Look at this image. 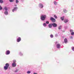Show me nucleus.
<instances>
[{
	"label": "nucleus",
	"instance_id": "nucleus-1",
	"mask_svg": "<svg viewBox=\"0 0 74 74\" xmlns=\"http://www.w3.org/2000/svg\"><path fill=\"white\" fill-rule=\"evenodd\" d=\"M46 18L47 16L45 15L42 14L41 15L40 19L41 20V21H45V19H46Z\"/></svg>",
	"mask_w": 74,
	"mask_h": 74
},
{
	"label": "nucleus",
	"instance_id": "nucleus-2",
	"mask_svg": "<svg viewBox=\"0 0 74 74\" xmlns=\"http://www.w3.org/2000/svg\"><path fill=\"white\" fill-rule=\"evenodd\" d=\"M4 9L5 10V11L4 12V14L6 15H7L8 14V8L6 6H5L4 8Z\"/></svg>",
	"mask_w": 74,
	"mask_h": 74
},
{
	"label": "nucleus",
	"instance_id": "nucleus-3",
	"mask_svg": "<svg viewBox=\"0 0 74 74\" xmlns=\"http://www.w3.org/2000/svg\"><path fill=\"white\" fill-rule=\"evenodd\" d=\"M10 66V65L8 63H6L5 66L4 67V69L5 70H7L8 68V67Z\"/></svg>",
	"mask_w": 74,
	"mask_h": 74
},
{
	"label": "nucleus",
	"instance_id": "nucleus-4",
	"mask_svg": "<svg viewBox=\"0 0 74 74\" xmlns=\"http://www.w3.org/2000/svg\"><path fill=\"white\" fill-rule=\"evenodd\" d=\"M50 21H51L53 23H54L56 22V20L54 18L51 17L50 18Z\"/></svg>",
	"mask_w": 74,
	"mask_h": 74
},
{
	"label": "nucleus",
	"instance_id": "nucleus-5",
	"mask_svg": "<svg viewBox=\"0 0 74 74\" xmlns=\"http://www.w3.org/2000/svg\"><path fill=\"white\" fill-rule=\"evenodd\" d=\"M52 26L54 27H56L58 26V25L56 23H52Z\"/></svg>",
	"mask_w": 74,
	"mask_h": 74
},
{
	"label": "nucleus",
	"instance_id": "nucleus-6",
	"mask_svg": "<svg viewBox=\"0 0 74 74\" xmlns=\"http://www.w3.org/2000/svg\"><path fill=\"white\" fill-rule=\"evenodd\" d=\"M39 7L40 8H42L44 7V5L42 3H40L39 5Z\"/></svg>",
	"mask_w": 74,
	"mask_h": 74
},
{
	"label": "nucleus",
	"instance_id": "nucleus-7",
	"mask_svg": "<svg viewBox=\"0 0 74 74\" xmlns=\"http://www.w3.org/2000/svg\"><path fill=\"white\" fill-rule=\"evenodd\" d=\"M61 45L60 44H57L56 45V47L58 49H60L61 47Z\"/></svg>",
	"mask_w": 74,
	"mask_h": 74
},
{
	"label": "nucleus",
	"instance_id": "nucleus-8",
	"mask_svg": "<svg viewBox=\"0 0 74 74\" xmlns=\"http://www.w3.org/2000/svg\"><path fill=\"white\" fill-rule=\"evenodd\" d=\"M21 41V38L20 37H19L17 39L16 41L17 42H19Z\"/></svg>",
	"mask_w": 74,
	"mask_h": 74
},
{
	"label": "nucleus",
	"instance_id": "nucleus-9",
	"mask_svg": "<svg viewBox=\"0 0 74 74\" xmlns=\"http://www.w3.org/2000/svg\"><path fill=\"white\" fill-rule=\"evenodd\" d=\"M12 66L13 67H15L16 66V63H13L12 64Z\"/></svg>",
	"mask_w": 74,
	"mask_h": 74
},
{
	"label": "nucleus",
	"instance_id": "nucleus-10",
	"mask_svg": "<svg viewBox=\"0 0 74 74\" xmlns=\"http://www.w3.org/2000/svg\"><path fill=\"white\" fill-rule=\"evenodd\" d=\"M17 10H18V8L17 7H14V9L12 10V11L14 12V11H16Z\"/></svg>",
	"mask_w": 74,
	"mask_h": 74
},
{
	"label": "nucleus",
	"instance_id": "nucleus-11",
	"mask_svg": "<svg viewBox=\"0 0 74 74\" xmlns=\"http://www.w3.org/2000/svg\"><path fill=\"white\" fill-rule=\"evenodd\" d=\"M10 53V51L9 50H7L6 51V55H9Z\"/></svg>",
	"mask_w": 74,
	"mask_h": 74
},
{
	"label": "nucleus",
	"instance_id": "nucleus-12",
	"mask_svg": "<svg viewBox=\"0 0 74 74\" xmlns=\"http://www.w3.org/2000/svg\"><path fill=\"white\" fill-rule=\"evenodd\" d=\"M48 27L49 28H52V23L49 24L48 25Z\"/></svg>",
	"mask_w": 74,
	"mask_h": 74
},
{
	"label": "nucleus",
	"instance_id": "nucleus-13",
	"mask_svg": "<svg viewBox=\"0 0 74 74\" xmlns=\"http://www.w3.org/2000/svg\"><path fill=\"white\" fill-rule=\"evenodd\" d=\"M64 42L65 44H67V39L66 38H65L64 39Z\"/></svg>",
	"mask_w": 74,
	"mask_h": 74
},
{
	"label": "nucleus",
	"instance_id": "nucleus-14",
	"mask_svg": "<svg viewBox=\"0 0 74 74\" xmlns=\"http://www.w3.org/2000/svg\"><path fill=\"white\" fill-rule=\"evenodd\" d=\"M19 55L21 56H23V53H22V52H21V51H20L19 52Z\"/></svg>",
	"mask_w": 74,
	"mask_h": 74
},
{
	"label": "nucleus",
	"instance_id": "nucleus-15",
	"mask_svg": "<svg viewBox=\"0 0 74 74\" xmlns=\"http://www.w3.org/2000/svg\"><path fill=\"white\" fill-rule=\"evenodd\" d=\"M69 22V20H68V19H66L64 20V22L65 23H67V22Z\"/></svg>",
	"mask_w": 74,
	"mask_h": 74
},
{
	"label": "nucleus",
	"instance_id": "nucleus-16",
	"mask_svg": "<svg viewBox=\"0 0 74 74\" xmlns=\"http://www.w3.org/2000/svg\"><path fill=\"white\" fill-rule=\"evenodd\" d=\"M60 19L62 20V21H64V16H63L62 17H61Z\"/></svg>",
	"mask_w": 74,
	"mask_h": 74
},
{
	"label": "nucleus",
	"instance_id": "nucleus-17",
	"mask_svg": "<svg viewBox=\"0 0 74 74\" xmlns=\"http://www.w3.org/2000/svg\"><path fill=\"white\" fill-rule=\"evenodd\" d=\"M62 26H60L58 28L59 30H61V29H62Z\"/></svg>",
	"mask_w": 74,
	"mask_h": 74
},
{
	"label": "nucleus",
	"instance_id": "nucleus-18",
	"mask_svg": "<svg viewBox=\"0 0 74 74\" xmlns=\"http://www.w3.org/2000/svg\"><path fill=\"white\" fill-rule=\"evenodd\" d=\"M63 11L64 12H67V10L65 9H63Z\"/></svg>",
	"mask_w": 74,
	"mask_h": 74
},
{
	"label": "nucleus",
	"instance_id": "nucleus-19",
	"mask_svg": "<svg viewBox=\"0 0 74 74\" xmlns=\"http://www.w3.org/2000/svg\"><path fill=\"white\" fill-rule=\"evenodd\" d=\"M54 17L55 19H57L58 18V17L56 15H54Z\"/></svg>",
	"mask_w": 74,
	"mask_h": 74
},
{
	"label": "nucleus",
	"instance_id": "nucleus-20",
	"mask_svg": "<svg viewBox=\"0 0 74 74\" xmlns=\"http://www.w3.org/2000/svg\"><path fill=\"white\" fill-rule=\"evenodd\" d=\"M43 25L44 27H46V26H47V24L45 23H44L43 24Z\"/></svg>",
	"mask_w": 74,
	"mask_h": 74
},
{
	"label": "nucleus",
	"instance_id": "nucleus-21",
	"mask_svg": "<svg viewBox=\"0 0 74 74\" xmlns=\"http://www.w3.org/2000/svg\"><path fill=\"white\" fill-rule=\"evenodd\" d=\"M54 4H55V5H57V2H56V1H54Z\"/></svg>",
	"mask_w": 74,
	"mask_h": 74
},
{
	"label": "nucleus",
	"instance_id": "nucleus-22",
	"mask_svg": "<svg viewBox=\"0 0 74 74\" xmlns=\"http://www.w3.org/2000/svg\"><path fill=\"white\" fill-rule=\"evenodd\" d=\"M13 63H16V60H14L13 61Z\"/></svg>",
	"mask_w": 74,
	"mask_h": 74
},
{
	"label": "nucleus",
	"instance_id": "nucleus-23",
	"mask_svg": "<svg viewBox=\"0 0 74 74\" xmlns=\"http://www.w3.org/2000/svg\"><path fill=\"white\" fill-rule=\"evenodd\" d=\"M27 74H30V73H31V71H28L27 72Z\"/></svg>",
	"mask_w": 74,
	"mask_h": 74
},
{
	"label": "nucleus",
	"instance_id": "nucleus-24",
	"mask_svg": "<svg viewBox=\"0 0 74 74\" xmlns=\"http://www.w3.org/2000/svg\"><path fill=\"white\" fill-rule=\"evenodd\" d=\"M50 37L51 38H53V35L51 34L50 36Z\"/></svg>",
	"mask_w": 74,
	"mask_h": 74
},
{
	"label": "nucleus",
	"instance_id": "nucleus-25",
	"mask_svg": "<svg viewBox=\"0 0 74 74\" xmlns=\"http://www.w3.org/2000/svg\"><path fill=\"white\" fill-rule=\"evenodd\" d=\"M3 3V1L2 0H0V3Z\"/></svg>",
	"mask_w": 74,
	"mask_h": 74
},
{
	"label": "nucleus",
	"instance_id": "nucleus-26",
	"mask_svg": "<svg viewBox=\"0 0 74 74\" xmlns=\"http://www.w3.org/2000/svg\"><path fill=\"white\" fill-rule=\"evenodd\" d=\"M71 34L72 36H73V35H74V32H71Z\"/></svg>",
	"mask_w": 74,
	"mask_h": 74
},
{
	"label": "nucleus",
	"instance_id": "nucleus-27",
	"mask_svg": "<svg viewBox=\"0 0 74 74\" xmlns=\"http://www.w3.org/2000/svg\"><path fill=\"white\" fill-rule=\"evenodd\" d=\"M9 1L10 3L14 2V0H9Z\"/></svg>",
	"mask_w": 74,
	"mask_h": 74
},
{
	"label": "nucleus",
	"instance_id": "nucleus-28",
	"mask_svg": "<svg viewBox=\"0 0 74 74\" xmlns=\"http://www.w3.org/2000/svg\"><path fill=\"white\" fill-rule=\"evenodd\" d=\"M19 2V1H18V0H16V3L17 4V3H18Z\"/></svg>",
	"mask_w": 74,
	"mask_h": 74
},
{
	"label": "nucleus",
	"instance_id": "nucleus-29",
	"mask_svg": "<svg viewBox=\"0 0 74 74\" xmlns=\"http://www.w3.org/2000/svg\"><path fill=\"white\" fill-rule=\"evenodd\" d=\"M3 9V8L1 6V5H0V10H1Z\"/></svg>",
	"mask_w": 74,
	"mask_h": 74
},
{
	"label": "nucleus",
	"instance_id": "nucleus-30",
	"mask_svg": "<svg viewBox=\"0 0 74 74\" xmlns=\"http://www.w3.org/2000/svg\"><path fill=\"white\" fill-rule=\"evenodd\" d=\"M73 30L72 29H70V32H71V33H72V32H73Z\"/></svg>",
	"mask_w": 74,
	"mask_h": 74
},
{
	"label": "nucleus",
	"instance_id": "nucleus-31",
	"mask_svg": "<svg viewBox=\"0 0 74 74\" xmlns=\"http://www.w3.org/2000/svg\"><path fill=\"white\" fill-rule=\"evenodd\" d=\"M18 70L16 69V70L14 71V72H15V73H16V72H18Z\"/></svg>",
	"mask_w": 74,
	"mask_h": 74
},
{
	"label": "nucleus",
	"instance_id": "nucleus-32",
	"mask_svg": "<svg viewBox=\"0 0 74 74\" xmlns=\"http://www.w3.org/2000/svg\"><path fill=\"white\" fill-rule=\"evenodd\" d=\"M46 24H49V22L48 21H46Z\"/></svg>",
	"mask_w": 74,
	"mask_h": 74
},
{
	"label": "nucleus",
	"instance_id": "nucleus-33",
	"mask_svg": "<svg viewBox=\"0 0 74 74\" xmlns=\"http://www.w3.org/2000/svg\"><path fill=\"white\" fill-rule=\"evenodd\" d=\"M72 51H74V47H72Z\"/></svg>",
	"mask_w": 74,
	"mask_h": 74
},
{
	"label": "nucleus",
	"instance_id": "nucleus-34",
	"mask_svg": "<svg viewBox=\"0 0 74 74\" xmlns=\"http://www.w3.org/2000/svg\"><path fill=\"white\" fill-rule=\"evenodd\" d=\"M55 36L56 37H57L58 36V34H55Z\"/></svg>",
	"mask_w": 74,
	"mask_h": 74
},
{
	"label": "nucleus",
	"instance_id": "nucleus-35",
	"mask_svg": "<svg viewBox=\"0 0 74 74\" xmlns=\"http://www.w3.org/2000/svg\"><path fill=\"white\" fill-rule=\"evenodd\" d=\"M71 39H73V36H71L70 37Z\"/></svg>",
	"mask_w": 74,
	"mask_h": 74
},
{
	"label": "nucleus",
	"instance_id": "nucleus-36",
	"mask_svg": "<svg viewBox=\"0 0 74 74\" xmlns=\"http://www.w3.org/2000/svg\"><path fill=\"white\" fill-rule=\"evenodd\" d=\"M64 27V28L65 29H67V26Z\"/></svg>",
	"mask_w": 74,
	"mask_h": 74
},
{
	"label": "nucleus",
	"instance_id": "nucleus-37",
	"mask_svg": "<svg viewBox=\"0 0 74 74\" xmlns=\"http://www.w3.org/2000/svg\"><path fill=\"white\" fill-rule=\"evenodd\" d=\"M33 74H37V73H34Z\"/></svg>",
	"mask_w": 74,
	"mask_h": 74
},
{
	"label": "nucleus",
	"instance_id": "nucleus-38",
	"mask_svg": "<svg viewBox=\"0 0 74 74\" xmlns=\"http://www.w3.org/2000/svg\"><path fill=\"white\" fill-rule=\"evenodd\" d=\"M14 6H15V7H16V6H17L16 5H14Z\"/></svg>",
	"mask_w": 74,
	"mask_h": 74
},
{
	"label": "nucleus",
	"instance_id": "nucleus-39",
	"mask_svg": "<svg viewBox=\"0 0 74 74\" xmlns=\"http://www.w3.org/2000/svg\"><path fill=\"white\" fill-rule=\"evenodd\" d=\"M57 42H56V44H57Z\"/></svg>",
	"mask_w": 74,
	"mask_h": 74
}]
</instances>
